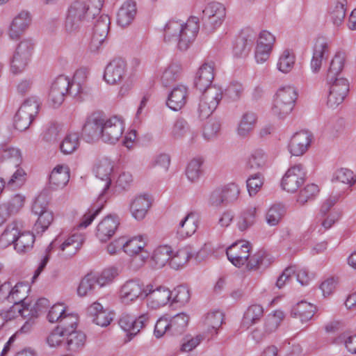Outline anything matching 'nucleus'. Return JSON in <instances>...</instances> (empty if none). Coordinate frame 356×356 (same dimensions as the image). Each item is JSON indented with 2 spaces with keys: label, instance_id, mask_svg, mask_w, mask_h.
I'll use <instances>...</instances> for the list:
<instances>
[{
  "label": "nucleus",
  "instance_id": "nucleus-1",
  "mask_svg": "<svg viewBox=\"0 0 356 356\" xmlns=\"http://www.w3.org/2000/svg\"><path fill=\"white\" fill-rule=\"evenodd\" d=\"M104 0H76L67 8L64 23L65 31L69 35L78 33L86 23L99 15Z\"/></svg>",
  "mask_w": 356,
  "mask_h": 356
},
{
  "label": "nucleus",
  "instance_id": "nucleus-2",
  "mask_svg": "<svg viewBox=\"0 0 356 356\" xmlns=\"http://www.w3.org/2000/svg\"><path fill=\"white\" fill-rule=\"evenodd\" d=\"M199 30V19L196 17H191L186 22L170 19L163 28V39L176 42L180 50L185 51L195 40Z\"/></svg>",
  "mask_w": 356,
  "mask_h": 356
},
{
  "label": "nucleus",
  "instance_id": "nucleus-3",
  "mask_svg": "<svg viewBox=\"0 0 356 356\" xmlns=\"http://www.w3.org/2000/svg\"><path fill=\"white\" fill-rule=\"evenodd\" d=\"M297 98L298 92L294 87L286 86L279 88L273 96L271 114L279 120L285 119L293 110Z\"/></svg>",
  "mask_w": 356,
  "mask_h": 356
},
{
  "label": "nucleus",
  "instance_id": "nucleus-4",
  "mask_svg": "<svg viewBox=\"0 0 356 356\" xmlns=\"http://www.w3.org/2000/svg\"><path fill=\"white\" fill-rule=\"evenodd\" d=\"M188 321L189 316L184 312L173 316L164 315L160 317L155 324L154 336L161 338L166 333L170 335L181 334L185 331Z\"/></svg>",
  "mask_w": 356,
  "mask_h": 356
},
{
  "label": "nucleus",
  "instance_id": "nucleus-5",
  "mask_svg": "<svg viewBox=\"0 0 356 356\" xmlns=\"http://www.w3.org/2000/svg\"><path fill=\"white\" fill-rule=\"evenodd\" d=\"M35 47V42L31 38H24L17 43L10 60V68L13 74H19L26 68Z\"/></svg>",
  "mask_w": 356,
  "mask_h": 356
},
{
  "label": "nucleus",
  "instance_id": "nucleus-6",
  "mask_svg": "<svg viewBox=\"0 0 356 356\" xmlns=\"http://www.w3.org/2000/svg\"><path fill=\"white\" fill-rule=\"evenodd\" d=\"M145 298L147 305L153 309H158L171 305L172 291L165 286H155L148 284L145 286Z\"/></svg>",
  "mask_w": 356,
  "mask_h": 356
},
{
  "label": "nucleus",
  "instance_id": "nucleus-7",
  "mask_svg": "<svg viewBox=\"0 0 356 356\" xmlns=\"http://www.w3.org/2000/svg\"><path fill=\"white\" fill-rule=\"evenodd\" d=\"M202 95L200 99L198 112L200 117L207 118L217 108L222 97V90L213 86L206 90H201Z\"/></svg>",
  "mask_w": 356,
  "mask_h": 356
},
{
  "label": "nucleus",
  "instance_id": "nucleus-8",
  "mask_svg": "<svg viewBox=\"0 0 356 356\" xmlns=\"http://www.w3.org/2000/svg\"><path fill=\"white\" fill-rule=\"evenodd\" d=\"M124 129L125 124L122 117H105L100 139L106 143L115 144L122 138Z\"/></svg>",
  "mask_w": 356,
  "mask_h": 356
},
{
  "label": "nucleus",
  "instance_id": "nucleus-9",
  "mask_svg": "<svg viewBox=\"0 0 356 356\" xmlns=\"http://www.w3.org/2000/svg\"><path fill=\"white\" fill-rule=\"evenodd\" d=\"M328 86V95L327 97V105L331 108H336L342 104L349 91L348 81L339 77L326 80Z\"/></svg>",
  "mask_w": 356,
  "mask_h": 356
},
{
  "label": "nucleus",
  "instance_id": "nucleus-10",
  "mask_svg": "<svg viewBox=\"0 0 356 356\" xmlns=\"http://www.w3.org/2000/svg\"><path fill=\"white\" fill-rule=\"evenodd\" d=\"M113 163L108 159L99 160L95 165L93 171L99 181L97 185L102 186V190L99 195L100 202H106L108 198V191L111 184V174L113 171Z\"/></svg>",
  "mask_w": 356,
  "mask_h": 356
},
{
  "label": "nucleus",
  "instance_id": "nucleus-11",
  "mask_svg": "<svg viewBox=\"0 0 356 356\" xmlns=\"http://www.w3.org/2000/svg\"><path fill=\"white\" fill-rule=\"evenodd\" d=\"M84 239V236L81 233L72 234L64 241L61 236H58L50 243V248L58 250V254L61 256L70 257L80 249Z\"/></svg>",
  "mask_w": 356,
  "mask_h": 356
},
{
  "label": "nucleus",
  "instance_id": "nucleus-12",
  "mask_svg": "<svg viewBox=\"0 0 356 356\" xmlns=\"http://www.w3.org/2000/svg\"><path fill=\"white\" fill-rule=\"evenodd\" d=\"M145 286L136 279H131L124 282L120 287L118 298L124 305L134 304L138 298H145Z\"/></svg>",
  "mask_w": 356,
  "mask_h": 356
},
{
  "label": "nucleus",
  "instance_id": "nucleus-13",
  "mask_svg": "<svg viewBox=\"0 0 356 356\" xmlns=\"http://www.w3.org/2000/svg\"><path fill=\"white\" fill-rule=\"evenodd\" d=\"M92 35L89 45L91 52H97L105 42L110 29V18L107 15L95 16Z\"/></svg>",
  "mask_w": 356,
  "mask_h": 356
},
{
  "label": "nucleus",
  "instance_id": "nucleus-14",
  "mask_svg": "<svg viewBox=\"0 0 356 356\" xmlns=\"http://www.w3.org/2000/svg\"><path fill=\"white\" fill-rule=\"evenodd\" d=\"M47 202L41 196L38 197L32 206L33 213L38 216L33 229L37 234L44 232L54 220L53 213L47 208Z\"/></svg>",
  "mask_w": 356,
  "mask_h": 356
},
{
  "label": "nucleus",
  "instance_id": "nucleus-15",
  "mask_svg": "<svg viewBox=\"0 0 356 356\" xmlns=\"http://www.w3.org/2000/svg\"><path fill=\"white\" fill-rule=\"evenodd\" d=\"M306 171L302 164H296L289 168L282 177L281 186L288 193H295L304 184Z\"/></svg>",
  "mask_w": 356,
  "mask_h": 356
},
{
  "label": "nucleus",
  "instance_id": "nucleus-16",
  "mask_svg": "<svg viewBox=\"0 0 356 356\" xmlns=\"http://www.w3.org/2000/svg\"><path fill=\"white\" fill-rule=\"evenodd\" d=\"M123 251L130 257L139 256L143 261H146L151 254L147 248V239L142 235L129 239L123 236Z\"/></svg>",
  "mask_w": 356,
  "mask_h": 356
},
{
  "label": "nucleus",
  "instance_id": "nucleus-17",
  "mask_svg": "<svg viewBox=\"0 0 356 356\" xmlns=\"http://www.w3.org/2000/svg\"><path fill=\"white\" fill-rule=\"evenodd\" d=\"M105 116L99 113L88 115L82 127V136L88 143L98 140L101 137Z\"/></svg>",
  "mask_w": 356,
  "mask_h": 356
},
{
  "label": "nucleus",
  "instance_id": "nucleus-18",
  "mask_svg": "<svg viewBox=\"0 0 356 356\" xmlns=\"http://www.w3.org/2000/svg\"><path fill=\"white\" fill-rule=\"evenodd\" d=\"M207 245L205 244L200 251L196 252L191 246H185L176 252H172L170 266L174 269H179L187 264L189 259L195 257L197 259H203L207 254Z\"/></svg>",
  "mask_w": 356,
  "mask_h": 356
},
{
  "label": "nucleus",
  "instance_id": "nucleus-19",
  "mask_svg": "<svg viewBox=\"0 0 356 356\" xmlns=\"http://www.w3.org/2000/svg\"><path fill=\"white\" fill-rule=\"evenodd\" d=\"M149 320V313H143L138 318H134L128 314H122L119 319V325L127 333L131 340L148 323Z\"/></svg>",
  "mask_w": 356,
  "mask_h": 356
},
{
  "label": "nucleus",
  "instance_id": "nucleus-20",
  "mask_svg": "<svg viewBox=\"0 0 356 356\" xmlns=\"http://www.w3.org/2000/svg\"><path fill=\"white\" fill-rule=\"evenodd\" d=\"M226 17V8L220 3L211 2L208 3L202 11V19L211 30L219 27Z\"/></svg>",
  "mask_w": 356,
  "mask_h": 356
},
{
  "label": "nucleus",
  "instance_id": "nucleus-21",
  "mask_svg": "<svg viewBox=\"0 0 356 356\" xmlns=\"http://www.w3.org/2000/svg\"><path fill=\"white\" fill-rule=\"evenodd\" d=\"M250 244L247 241H237L232 243L226 250L229 261L236 267L245 265L250 257Z\"/></svg>",
  "mask_w": 356,
  "mask_h": 356
},
{
  "label": "nucleus",
  "instance_id": "nucleus-22",
  "mask_svg": "<svg viewBox=\"0 0 356 356\" xmlns=\"http://www.w3.org/2000/svg\"><path fill=\"white\" fill-rule=\"evenodd\" d=\"M30 289L28 284L19 282L12 287L10 282H5L1 289V292L3 293V299H7L10 302H28L26 300L27 293Z\"/></svg>",
  "mask_w": 356,
  "mask_h": 356
},
{
  "label": "nucleus",
  "instance_id": "nucleus-23",
  "mask_svg": "<svg viewBox=\"0 0 356 356\" xmlns=\"http://www.w3.org/2000/svg\"><path fill=\"white\" fill-rule=\"evenodd\" d=\"M31 20V15L27 11L22 10L17 14L8 27L7 34L10 39H19L28 29Z\"/></svg>",
  "mask_w": 356,
  "mask_h": 356
},
{
  "label": "nucleus",
  "instance_id": "nucleus-24",
  "mask_svg": "<svg viewBox=\"0 0 356 356\" xmlns=\"http://www.w3.org/2000/svg\"><path fill=\"white\" fill-rule=\"evenodd\" d=\"M127 64L122 58H115L111 60L106 66L104 79L105 81L111 85L121 81L126 75Z\"/></svg>",
  "mask_w": 356,
  "mask_h": 356
},
{
  "label": "nucleus",
  "instance_id": "nucleus-25",
  "mask_svg": "<svg viewBox=\"0 0 356 356\" xmlns=\"http://www.w3.org/2000/svg\"><path fill=\"white\" fill-rule=\"evenodd\" d=\"M120 221L116 216L108 215L97 225L95 236L102 243L108 241L115 233Z\"/></svg>",
  "mask_w": 356,
  "mask_h": 356
},
{
  "label": "nucleus",
  "instance_id": "nucleus-26",
  "mask_svg": "<svg viewBox=\"0 0 356 356\" xmlns=\"http://www.w3.org/2000/svg\"><path fill=\"white\" fill-rule=\"evenodd\" d=\"M312 134L306 131L296 133L291 138L289 149L293 156L303 155L308 149L312 141Z\"/></svg>",
  "mask_w": 356,
  "mask_h": 356
},
{
  "label": "nucleus",
  "instance_id": "nucleus-27",
  "mask_svg": "<svg viewBox=\"0 0 356 356\" xmlns=\"http://www.w3.org/2000/svg\"><path fill=\"white\" fill-rule=\"evenodd\" d=\"M188 97V88L182 84L177 85L168 94L166 105L172 111H180L186 105Z\"/></svg>",
  "mask_w": 356,
  "mask_h": 356
},
{
  "label": "nucleus",
  "instance_id": "nucleus-28",
  "mask_svg": "<svg viewBox=\"0 0 356 356\" xmlns=\"http://www.w3.org/2000/svg\"><path fill=\"white\" fill-rule=\"evenodd\" d=\"M214 79V64L204 63L198 69L195 77V87L200 90H206L211 87Z\"/></svg>",
  "mask_w": 356,
  "mask_h": 356
},
{
  "label": "nucleus",
  "instance_id": "nucleus-29",
  "mask_svg": "<svg viewBox=\"0 0 356 356\" xmlns=\"http://www.w3.org/2000/svg\"><path fill=\"white\" fill-rule=\"evenodd\" d=\"M70 168L67 165H57L51 170L49 175V187L53 190L64 188L70 180Z\"/></svg>",
  "mask_w": 356,
  "mask_h": 356
},
{
  "label": "nucleus",
  "instance_id": "nucleus-30",
  "mask_svg": "<svg viewBox=\"0 0 356 356\" xmlns=\"http://www.w3.org/2000/svg\"><path fill=\"white\" fill-rule=\"evenodd\" d=\"M347 10V0H335L328 8L327 16L334 27H341L344 22Z\"/></svg>",
  "mask_w": 356,
  "mask_h": 356
},
{
  "label": "nucleus",
  "instance_id": "nucleus-31",
  "mask_svg": "<svg viewBox=\"0 0 356 356\" xmlns=\"http://www.w3.org/2000/svg\"><path fill=\"white\" fill-rule=\"evenodd\" d=\"M151 206V202L147 195H138L130 202L129 210L131 216L137 220L145 218Z\"/></svg>",
  "mask_w": 356,
  "mask_h": 356
},
{
  "label": "nucleus",
  "instance_id": "nucleus-32",
  "mask_svg": "<svg viewBox=\"0 0 356 356\" xmlns=\"http://www.w3.org/2000/svg\"><path fill=\"white\" fill-rule=\"evenodd\" d=\"M88 312L92 321L102 327L108 326L113 320L112 314L104 309L99 302H94L88 309Z\"/></svg>",
  "mask_w": 356,
  "mask_h": 356
},
{
  "label": "nucleus",
  "instance_id": "nucleus-33",
  "mask_svg": "<svg viewBox=\"0 0 356 356\" xmlns=\"http://www.w3.org/2000/svg\"><path fill=\"white\" fill-rule=\"evenodd\" d=\"M197 229V220L195 212L188 213L177 226V234L182 238L192 236Z\"/></svg>",
  "mask_w": 356,
  "mask_h": 356
},
{
  "label": "nucleus",
  "instance_id": "nucleus-34",
  "mask_svg": "<svg viewBox=\"0 0 356 356\" xmlns=\"http://www.w3.org/2000/svg\"><path fill=\"white\" fill-rule=\"evenodd\" d=\"M136 4L133 1H125L117 14V23L122 27L131 24L136 15Z\"/></svg>",
  "mask_w": 356,
  "mask_h": 356
},
{
  "label": "nucleus",
  "instance_id": "nucleus-35",
  "mask_svg": "<svg viewBox=\"0 0 356 356\" xmlns=\"http://www.w3.org/2000/svg\"><path fill=\"white\" fill-rule=\"evenodd\" d=\"M346 60V54L344 51L338 50L332 58L330 66L326 74V80H332L341 77L340 76Z\"/></svg>",
  "mask_w": 356,
  "mask_h": 356
},
{
  "label": "nucleus",
  "instance_id": "nucleus-36",
  "mask_svg": "<svg viewBox=\"0 0 356 356\" xmlns=\"http://www.w3.org/2000/svg\"><path fill=\"white\" fill-rule=\"evenodd\" d=\"M339 211L333 210L327 215H317L315 219V225L313 231L318 234H323L340 219Z\"/></svg>",
  "mask_w": 356,
  "mask_h": 356
},
{
  "label": "nucleus",
  "instance_id": "nucleus-37",
  "mask_svg": "<svg viewBox=\"0 0 356 356\" xmlns=\"http://www.w3.org/2000/svg\"><path fill=\"white\" fill-rule=\"evenodd\" d=\"M328 51L329 46L326 42L324 40H318L316 42L310 63L312 72L317 73L320 71L324 56L325 54H328Z\"/></svg>",
  "mask_w": 356,
  "mask_h": 356
},
{
  "label": "nucleus",
  "instance_id": "nucleus-38",
  "mask_svg": "<svg viewBox=\"0 0 356 356\" xmlns=\"http://www.w3.org/2000/svg\"><path fill=\"white\" fill-rule=\"evenodd\" d=\"M86 341V334L79 330L65 333V349L71 353L78 352L84 347Z\"/></svg>",
  "mask_w": 356,
  "mask_h": 356
},
{
  "label": "nucleus",
  "instance_id": "nucleus-39",
  "mask_svg": "<svg viewBox=\"0 0 356 356\" xmlns=\"http://www.w3.org/2000/svg\"><path fill=\"white\" fill-rule=\"evenodd\" d=\"M22 223L19 221L14 220L7 225L0 236V248H6L16 241L17 234L22 229Z\"/></svg>",
  "mask_w": 356,
  "mask_h": 356
},
{
  "label": "nucleus",
  "instance_id": "nucleus-40",
  "mask_svg": "<svg viewBox=\"0 0 356 356\" xmlns=\"http://www.w3.org/2000/svg\"><path fill=\"white\" fill-rule=\"evenodd\" d=\"M316 307L314 305L301 301L292 307L291 314L293 317L299 318L302 323H305L312 319Z\"/></svg>",
  "mask_w": 356,
  "mask_h": 356
},
{
  "label": "nucleus",
  "instance_id": "nucleus-41",
  "mask_svg": "<svg viewBox=\"0 0 356 356\" xmlns=\"http://www.w3.org/2000/svg\"><path fill=\"white\" fill-rule=\"evenodd\" d=\"M257 210L256 206L250 205L241 212L237 218V227L240 231H245L255 223Z\"/></svg>",
  "mask_w": 356,
  "mask_h": 356
},
{
  "label": "nucleus",
  "instance_id": "nucleus-42",
  "mask_svg": "<svg viewBox=\"0 0 356 356\" xmlns=\"http://www.w3.org/2000/svg\"><path fill=\"white\" fill-rule=\"evenodd\" d=\"M204 162V159L200 156L194 157L188 162L185 174L190 182L195 183L200 179L203 173Z\"/></svg>",
  "mask_w": 356,
  "mask_h": 356
},
{
  "label": "nucleus",
  "instance_id": "nucleus-43",
  "mask_svg": "<svg viewBox=\"0 0 356 356\" xmlns=\"http://www.w3.org/2000/svg\"><path fill=\"white\" fill-rule=\"evenodd\" d=\"M268 156L262 149H256L249 155L246 165L248 168L254 170H261L268 166Z\"/></svg>",
  "mask_w": 356,
  "mask_h": 356
},
{
  "label": "nucleus",
  "instance_id": "nucleus-44",
  "mask_svg": "<svg viewBox=\"0 0 356 356\" xmlns=\"http://www.w3.org/2000/svg\"><path fill=\"white\" fill-rule=\"evenodd\" d=\"M35 242V236L30 232H19L14 248L19 254H24L31 250Z\"/></svg>",
  "mask_w": 356,
  "mask_h": 356
},
{
  "label": "nucleus",
  "instance_id": "nucleus-45",
  "mask_svg": "<svg viewBox=\"0 0 356 356\" xmlns=\"http://www.w3.org/2000/svg\"><path fill=\"white\" fill-rule=\"evenodd\" d=\"M264 314V309L260 305L254 304L249 306L244 313L242 320V325L249 328L254 324L257 323Z\"/></svg>",
  "mask_w": 356,
  "mask_h": 356
},
{
  "label": "nucleus",
  "instance_id": "nucleus-46",
  "mask_svg": "<svg viewBox=\"0 0 356 356\" xmlns=\"http://www.w3.org/2000/svg\"><path fill=\"white\" fill-rule=\"evenodd\" d=\"M181 74V66L179 63L169 64L161 72V81L164 86H168L179 79Z\"/></svg>",
  "mask_w": 356,
  "mask_h": 356
},
{
  "label": "nucleus",
  "instance_id": "nucleus-47",
  "mask_svg": "<svg viewBox=\"0 0 356 356\" xmlns=\"http://www.w3.org/2000/svg\"><path fill=\"white\" fill-rule=\"evenodd\" d=\"M296 55L293 50L286 49L280 54L277 63V69L284 74L290 72L294 67Z\"/></svg>",
  "mask_w": 356,
  "mask_h": 356
},
{
  "label": "nucleus",
  "instance_id": "nucleus-48",
  "mask_svg": "<svg viewBox=\"0 0 356 356\" xmlns=\"http://www.w3.org/2000/svg\"><path fill=\"white\" fill-rule=\"evenodd\" d=\"M0 161L18 167L22 161L21 152L16 147L4 146L0 149Z\"/></svg>",
  "mask_w": 356,
  "mask_h": 356
},
{
  "label": "nucleus",
  "instance_id": "nucleus-49",
  "mask_svg": "<svg viewBox=\"0 0 356 356\" xmlns=\"http://www.w3.org/2000/svg\"><path fill=\"white\" fill-rule=\"evenodd\" d=\"M171 254V247L168 245H161L154 250L152 259L157 268H162L168 262L170 263Z\"/></svg>",
  "mask_w": 356,
  "mask_h": 356
},
{
  "label": "nucleus",
  "instance_id": "nucleus-50",
  "mask_svg": "<svg viewBox=\"0 0 356 356\" xmlns=\"http://www.w3.org/2000/svg\"><path fill=\"white\" fill-rule=\"evenodd\" d=\"M224 322V314L218 310L208 313L204 319V324L211 333L218 334V330Z\"/></svg>",
  "mask_w": 356,
  "mask_h": 356
},
{
  "label": "nucleus",
  "instance_id": "nucleus-51",
  "mask_svg": "<svg viewBox=\"0 0 356 356\" xmlns=\"http://www.w3.org/2000/svg\"><path fill=\"white\" fill-rule=\"evenodd\" d=\"M320 188L315 184L306 185L301 189L297 196L296 201L300 205H304L307 202L314 200L318 195Z\"/></svg>",
  "mask_w": 356,
  "mask_h": 356
},
{
  "label": "nucleus",
  "instance_id": "nucleus-52",
  "mask_svg": "<svg viewBox=\"0 0 356 356\" xmlns=\"http://www.w3.org/2000/svg\"><path fill=\"white\" fill-rule=\"evenodd\" d=\"M256 115L253 113H245L237 129L238 134L242 137L248 136L254 129L256 123Z\"/></svg>",
  "mask_w": 356,
  "mask_h": 356
},
{
  "label": "nucleus",
  "instance_id": "nucleus-53",
  "mask_svg": "<svg viewBox=\"0 0 356 356\" xmlns=\"http://www.w3.org/2000/svg\"><path fill=\"white\" fill-rule=\"evenodd\" d=\"M96 284H97V277L92 274L86 275L81 279L78 286V296L80 297H84L91 294L93 292Z\"/></svg>",
  "mask_w": 356,
  "mask_h": 356
},
{
  "label": "nucleus",
  "instance_id": "nucleus-54",
  "mask_svg": "<svg viewBox=\"0 0 356 356\" xmlns=\"http://www.w3.org/2000/svg\"><path fill=\"white\" fill-rule=\"evenodd\" d=\"M79 146V136L76 133H70L65 136L60 145V151L64 154L73 153Z\"/></svg>",
  "mask_w": 356,
  "mask_h": 356
},
{
  "label": "nucleus",
  "instance_id": "nucleus-55",
  "mask_svg": "<svg viewBox=\"0 0 356 356\" xmlns=\"http://www.w3.org/2000/svg\"><path fill=\"white\" fill-rule=\"evenodd\" d=\"M284 206L281 204L273 205L268 210L266 215V220L270 226L277 225L285 214Z\"/></svg>",
  "mask_w": 356,
  "mask_h": 356
},
{
  "label": "nucleus",
  "instance_id": "nucleus-56",
  "mask_svg": "<svg viewBox=\"0 0 356 356\" xmlns=\"http://www.w3.org/2000/svg\"><path fill=\"white\" fill-rule=\"evenodd\" d=\"M79 317L77 314L66 313L56 326L65 333L77 330Z\"/></svg>",
  "mask_w": 356,
  "mask_h": 356
},
{
  "label": "nucleus",
  "instance_id": "nucleus-57",
  "mask_svg": "<svg viewBox=\"0 0 356 356\" xmlns=\"http://www.w3.org/2000/svg\"><path fill=\"white\" fill-rule=\"evenodd\" d=\"M119 275L120 270L118 267L110 266L106 268L97 277V284L101 287L109 285L118 277Z\"/></svg>",
  "mask_w": 356,
  "mask_h": 356
},
{
  "label": "nucleus",
  "instance_id": "nucleus-58",
  "mask_svg": "<svg viewBox=\"0 0 356 356\" xmlns=\"http://www.w3.org/2000/svg\"><path fill=\"white\" fill-rule=\"evenodd\" d=\"M49 305V300L46 298H40L34 302H26L29 317L37 318L41 313L46 311Z\"/></svg>",
  "mask_w": 356,
  "mask_h": 356
},
{
  "label": "nucleus",
  "instance_id": "nucleus-59",
  "mask_svg": "<svg viewBox=\"0 0 356 356\" xmlns=\"http://www.w3.org/2000/svg\"><path fill=\"white\" fill-rule=\"evenodd\" d=\"M27 309L26 302H24V304H20L19 302L14 303L9 310L3 313L5 321H10L19 316L23 317L24 318L29 317Z\"/></svg>",
  "mask_w": 356,
  "mask_h": 356
},
{
  "label": "nucleus",
  "instance_id": "nucleus-60",
  "mask_svg": "<svg viewBox=\"0 0 356 356\" xmlns=\"http://www.w3.org/2000/svg\"><path fill=\"white\" fill-rule=\"evenodd\" d=\"M284 316V313L280 310H276L268 314L265 322V331L267 333L275 332L280 326Z\"/></svg>",
  "mask_w": 356,
  "mask_h": 356
},
{
  "label": "nucleus",
  "instance_id": "nucleus-61",
  "mask_svg": "<svg viewBox=\"0 0 356 356\" xmlns=\"http://www.w3.org/2000/svg\"><path fill=\"white\" fill-rule=\"evenodd\" d=\"M191 298V293L188 288L186 286L180 285L172 291L171 305L175 303L185 305Z\"/></svg>",
  "mask_w": 356,
  "mask_h": 356
},
{
  "label": "nucleus",
  "instance_id": "nucleus-62",
  "mask_svg": "<svg viewBox=\"0 0 356 356\" xmlns=\"http://www.w3.org/2000/svg\"><path fill=\"white\" fill-rule=\"evenodd\" d=\"M334 179L339 182L352 186L356 183V172L348 168H340L335 172Z\"/></svg>",
  "mask_w": 356,
  "mask_h": 356
},
{
  "label": "nucleus",
  "instance_id": "nucleus-63",
  "mask_svg": "<svg viewBox=\"0 0 356 356\" xmlns=\"http://www.w3.org/2000/svg\"><path fill=\"white\" fill-rule=\"evenodd\" d=\"M225 204H228L236 202L240 195V188L235 183H229L220 188Z\"/></svg>",
  "mask_w": 356,
  "mask_h": 356
},
{
  "label": "nucleus",
  "instance_id": "nucleus-64",
  "mask_svg": "<svg viewBox=\"0 0 356 356\" xmlns=\"http://www.w3.org/2000/svg\"><path fill=\"white\" fill-rule=\"evenodd\" d=\"M25 196L22 194H15L7 202L3 203L11 215L17 213L24 206Z\"/></svg>",
  "mask_w": 356,
  "mask_h": 356
}]
</instances>
